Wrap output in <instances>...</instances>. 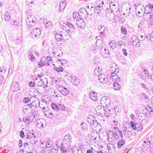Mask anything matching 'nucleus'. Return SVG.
I'll use <instances>...</instances> for the list:
<instances>
[{
    "mask_svg": "<svg viewBox=\"0 0 153 153\" xmlns=\"http://www.w3.org/2000/svg\"><path fill=\"white\" fill-rule=\"evenodd\" d=\"M60 27L63 29H66L67 34H69V32L72 33L73 32V29H75L74 26L69 22H67L66 24L64 23L63 25L61 24Z\"/></svg>",
    "mask_w": 153,
    "mask_h": 153,
    "instance_id": "1",
    "label": "nucleus"
},
{
    "mask_svg": "<svg viewBox=\"0 0 153 153\" xmlns=\"http://www.w3.org/2000/svg\"><path fill=\"white\" fill-rule=\"evenodd\" d=\"M100 103L103 107H108L111 104L110 99L107 96L102 97L100 100Z\"/></svg>",
    "mask_w": 153,
    "mask_h": 153,
    "instance_id": "2",
    "label": "nucleus"
},
{
    "mask_svg": "<svg viewBox=\"0 0 153 153\" xmlns=\"http://www.w3.org/2000/svg\"><path fill=\"white\" fill-rule=\"evenodd\" d=\"M29 17H28L26 19V22L27 25L30 27L33 26L35 25L36 21L35 17L29 13Z\"/></svg>",
    "mask_w": 153,
    "mask_h": 153,
    "instance_id": "3",
    "label": "nucleus"
},
{
    "mask_svg": "<svg viewBox=\"0 0 153 153\" xmlns=\"http://www.w3.org/2000/svg\"><path fill=\"white\" fill-rule=\"evenodd\" d=\"M130 125L133 130H137L138 131H141L143 129V126L140 123H135L134 121H131Z\"/></svg>",
    "mask_w": 153,
    "mask_h": 153,
    "instance_id": "4",
    "label": "nucleus"
},
{
    "mask_svg": "<svg viewBox=\"0 0 153 153\" xmlns=\"http://www.w3.org/2000/svg\"><path fill=\"white\" fill-rule=\"evenodd\" d=\"M114 129H115L114 131L115 132L114 133V135L115 136V138L117 139H119L120 137L122 139H125L123 136V131L121 130H119L117 126H114Z\"/></svg>",
    "mask_w": 153,
    "mask_h": 153,
    "instance_id": "5",
    "label": "nucleus"
},
{
    "mask_svg": "<svg viewBox=\"0 0 153 153\" xmlns=\"http://www.w3.org/2000/svg\"><path fill=\"white\" fill-rule=\"evenodd\" d=\"M124 136L126 138L129 139L131 136H134L136 133L133 131H128V129H123V131Z\"/></svg>",
    "mask_w": 153,
    "mask_h": 153,
    "instance_id": "6",
    "label": "nucleus"
},
{
    "mask_svg": "<svg viewBox=\"0 0 153 153\" xmlns=\"http://www.w3.org/2000/svg\"><path fill=\"white\" fill-rule=\"evenodd\" d=\"M41 33V30L39 28H37L33 29L30 35L32 37L34 38L35 37H37L39 36Z\"/></svg>",
    "mask_w": 153,
    "mask_h": 153,
    "instance_id": "7",
    "label": "nucleus"
},
{
    "mask_svg": "<svg viewBox=\"0 0 153 153\" xmlns=\"http://www.w3.org/2000/svg\"><path fill=\"white\" fill-rule=\"evenodd\" d=\"M32 105L30 103L26 105H24L22 108V111L25 114H27L28 113H30L32 110L33 107L31 105Z\"/></svg>",
    "mask_w": 153,
    "mask_h": 153,
    "instance_id": "8",
    "label": "nucleus"
},
{
    "mask_svg": "<svg viewBox=\"0 0 153 153\" xmlns=\"http://www.w3.org/2000/svg\"><path fill=\"white\" fill-rule=\"evenodd\" d=\"M98 30L100 31V36H104L106 33L107 28L103 25H100L98 26Z\"/></svg>",
    "mask_w": 153,
    "mask_h": 153,
    "instance_id": "9",
    "label": "nucleus"
},
{
    "mask_svg": "<svg viewBox=\"0 0 153 153\" xmlns=\"http://www.w3.org/2000/svg\"><path fill=\"white\" fill-rule=\"evenodd\" d=\"M19 86L20 85L19 83L12 82L11 86V88L14 91H15L19 90Z\"/></svg>",
    "mask_w": 153,
    "mask_h": 153,
    "instance_id": "10",
    "label": "nucleus"
},
{
    "mask_svg": "<svg viewBox=\"0 0 153 153\" xmlns=\"http://www.w3.org/2000/svg\"><path fill=\"white\" fill-rule=\"evenodd\" d=\"M89 96L91 99L94 101H96L98 100L97 93L94 91H91L90 92Z\"/></svg>",
    "mask_w": 153,
    "mask_h": 153,
    "instance_id": "11",
    "label": "nucleus"
},
{
    "mask_svg": "<svg viewBox=\"0 0 153 153\" xmlns=\"http://www.w3.org/2000/svg\"><path fill=\"white\" fill-rule=\"evenodd\" d=\"M98 77L99 81L102 83H105L108 80L107 78H105V75L102 74H100Z\"/></svg>",
    "mask_w": 153,
    "mask_h": 153,
    "instance_id": "12",
    "label": "nucleus"
},
{
    "mask_svg": "<svg viewBox=\"0 0 153 153\" xmlns=\"http://www.w3.org/2000/svg\"><path fill=\"white\" fill-rule=\"evenodd\" d=\"M32 105H31L32 107H37L39 106L40 105V101L39 99H37L34 100V102L31 103H30Z\"/></svg>",
    "mask_w": 153,
    "mask_h": 153,
    "instance_id": "13",
    "label": "nucleus"
},
{
    "mask_svg": "<svg viewBox=\"0 0 153 153\" xmlns=\"http://www.w3.org/2000/svg\"><path fill=\"white\" fill-rule=\"evenodd\" d=\"M80 127L82 130L85 132H87L88 130V128H87V125L86 123L84 122H82L81 123Z\"/></svg>",
    "mask_w": 153,
    "mask_h": 153,
    "instance_id": "14",
    "label": "nucleus"
},
{
    "mask_svg": "<svg viewBox=\"0 0 153 153\" xmlns=\"http://www.w3.org/2000/svg\"><path fill=\"white\" fill-rule=\"evenodd\" d=\"M76 25H77L78 27L80 28L81 29H83L85 26L84 20H82V21H81L80 22L76 23Z\"/></svg>",
    "mask_w": 153,
    "mask_h": 153,
    "instance_id": "15",
    "label": "nucleus"
},
{
    "mask_svg": "<svg viewBox=\"0 0 153 153\" xmlns=\"http://www.w3.org/2000/svg\"><path fill=\"white\" fill-rule=\"evenodd\" d=\"M30 113V116H33V118L35 119V120L37 119L36 117L37 115H38V111H35V110H33Z\"/></svg>",
    "mask_w": 153,
    "mask_h": 153,
    "instance_id": "16",
    "label": "nucleus"
},
{
    "mask_svg": "<svg viewBox=\"0 0 153 153\" xmlns=\"http://www.w3.org/2000/svg\"><path fill=\"white\" fill-rule=\"evenodd\" d=\"M151 143L149 140L148 138L146 139L145 141H144L143 146H145L146 148H149L151 147Z\"/></svg>",
    "mask_w": 153,
    "mask_h": 153,
    "instance_id": "17",
    "label": "nucleus"
},
{
    "mask_svg": "<svg viewBox=\"0 0 153 153\" xmlns=\"http://www.w3.org/2000/svg\"><path fill=\"white\" fill-rule=\"evenodd\" d=\"M123 139L119 140L117 143V147L118 148H120L125 144V140Z\"/></svg>",
    "mask_w": 153,
    "mask_h": 153,
    "instance_id": "18",
    "label": "nucleus"
},
{
    "mask_svg": "<svg viewBox=\"0 0 153 153\" xmlns=\"http://www.w3.org/2000/svg\"><path fill=\"white\" fill-rule=\"evenodd\" d=\"M5 17H4V20L6 21H7L11 19V15L9 12L7 11H6L5 12Z\"/></svg>",
    "mask_w": 153,
    "mask_h": 153,
    "instance_id": "19",
    "label": "nucleus"
},
{
    "mask_svg": "<svg viewBox=\"0 0 153 153\" xmlns=\"http://www.w3.org/2000/svg\"><path fill=\"white\" fill-rule=\"evenodd\" d=\"M55 37L57 41L60 42L63 38L62 35L61 34L56 33L55 34Z\"/></svg>",
    "mask_w": 153,
    "mask_h": 153,
    "instance_id": "20",
    "label": "nucleus"
},
{
    "mask_svg": "<svg viewBox=\"0 0 153 153\" xmlns=\"http://www.w3.org/2000/svg\"><path fill=\"white\" fill-rule=\"evenodd\" d=\"M133 45L136 47H138L140 45V43L139 39L137 38L134 39L132 42Z\"/></svg>",
    "mask_w": 153,
    "mask_h": 153,
    "instance_id": "21",
    "label": "nucleus"
},
{
    "mask_svg": "<svg viewBox=\"0 0 153 153\" xmlns=\"http://www.w3.org/2000/svg\"><path fill=\"white\" fill-rule=\"evenodd\" d=\"M59 111L60 110L63 111H67L68 110V108L62 104H59Z\"/></svg>",
    "mask_w": 153,
    "mask_h": 153,
    "instance_id": "22",
    "label": "nucleus"
},
{
    "mask_svg": "<svg viewBox=\"0 0 153 153\" xmlns=\"http://www.w3.org/2000/svg\"><path fill=\"white\" fill-rule=\"evenodd\" d=\"M71 140L72 138L71 136L69 134L66 135L64 137V141H67V142H70L71 141Z\"/></svg>",
    "mask_w": 153,
    "mask_h": 153,
    "instance_id": "23",
    "label": "nucleus"
},
{
    "mask_svg": "<svg viewBox=\"0 0 153 153\" xmlns=\"http://www.w3.org/2000/svg\"><path fill=\"white\" fill-rule=\"evenodd\" d=\"M104 51L105 53L106 54V55H105L104 53L103 54V55L102 54H102L103 58H106L107 57H108L109 56L110 53H109V50L108 49H106V48H105Z\"/></svg>",
    "mask_w": 153,
    "mask_h": 153,
    "instance_id": "24",
    "label": "nucleus"
},
{
    "mask_svg": "<svg viewBox=\"0 0 153 153\" xmlns=\"http://www.w3.org/2000/svg\"><path fill=\"white\" fill-rule=\"evenodd\" d=\"M33 136L34 138L36 137L35 136H34V133H31L30 131H29L28 132L26 135V138L27 139H30L32 138Z\"/></svg>",
    "mask_w": 153,
    "mask_h": 153,
    "instance_id": "25",
    "label": "nucleus"
},
{
    "mask_svg": "<svg viewBox=\"0 0 153 153\" xmlns=\"http://www.w3.org/2000/svg\"><path fill=\"white\" fill-rule=\"evenodd\" d=\"M27 118L25 125L28 126V125L33 121V118H31V117L30 115H27Z\"/></svg>",
    "mask_w": 153,
    "mask_h": 153,
    "instance_id": "26",
    "label": "nucleus"
},
{
    "mask_svg": "<svg viewBox=\"0 0 153 153\" xmlns=\"http://www.w3.org/2000/svg\"><path fill=\"white\" fill-rule=\"evenodd\" d=\"M51 106L53 110H56L57 112L59 111V105H57L56 104L53 102L51 104Z\"/></svg>",
    "mask_w": 153,
    "mask_h": 153,
    "instance_id": "27",
    "label": "nucleus"
},
{
    "mask_svg": "<svg viewBox=\"0 0 153 153\" xmlns=\"http://www.w3.org/2000/svg\"><path fill=\"white\" fill-rule=\"evenodd\" d=\"M61 94L65 96L69 94V90L67 88L64 87Z\"/></svg>",
    "mask_w": 153,
    "mask_h": 153,
    "instance_id": "28",
    "label": "nucleus"
},
{
    "mask_svg": "<svg viewBox=\"0 0 153 153\" xmlns=\"http://www.w3.org/2000/svg\"><path fill=\"white\" fill-rule=\"evenodd\" d=\"M28 54L29 56L28 58L31 61H33L34 59V56H33V53L30 50L28 51Z\"/></svg>",
    "mask_w": 153,
    "mask_h": 153,
    "instance_id": "29",
    "label": "nucleus"
},
{
    "mask_svg": "<svg viewBox=\"0 0 153 153\" xmlns=\"http://www.w3.org/2000/svg\"><path fill=\"white\" fill-rule=\"evenodd\" d=\"M113 87L114 90H118L120 88V84L117 82H114L113 84Z\"/></svg>",
    "mask_w": 153,
    "mask_h": 153,
    "instance_id": "30",
    "label": "nucleus"
},
{
    "mask_svg": "<svg viewBox=\"0 0 153 153\" xmlns=\"http://www.w3.org/2000/svg\"><path fill=\"white\" fill-rule=\"evenodd\" d=\"M121 31L122 34L124 35H126L127 34V30L126 28L123 26H122L121 27Z\"/></svg>",
    "mask_w": 153,
    "mask_h": 153,
    "instance_id": "31",
    "label": "nucleus"
},
{
    "mask_svg": "<svg viewBox=\"0 0 153 153\" xmlns=\"http://www.w3.org/2000/svg\"><path fill=\"white\" fill-rule=\"evenodd\" d=\"M60 149L62 153H65L66 152V148L64 147L63 143H61V146L60 147Z\"/></svg>",
    "mask_w": 153,
    "mask_h": 153,
    "instance_id": "32",
    "label": "nucleus"
},
{
    "mask_svg": "<svg viewBox=\"0 0 153 153\" xmlns=\"http://www.w3.org/2000/svg\"><path fill=\"white\" fill-rule=\"evenodd\" d=\"M10 24L12 25H13L15 26H19L20 25V23L18 21L16 20H14L13 21L10 22Z\"/></svg>",
    "mask_w": 153,
    "mask_h": 153,
    "instance_id": "33",
    "label": "nucleus"
},
{
    "mask_svg": "<svg viewBox=\"0 0 153 153\" xmlns=\"http://www.w3.org/2000/svg\"><path fill=\"white\" fill-rule=\"evenodd\" d=\"M52 23L51 21H48L45 24V27L47 29H49L52 25Z\"/></svg>",
    "mask_w": 153,
    "mask_h": 153,
    "instance_id": "34",
    "label": "nucleus"
},
{
    "mask_svg": "<svg viewBox=\"0 0 153 153\" xmlns=\"http://www.w3.org/2000/svg\"><path fill=\"white\" fill-rule=\"evenodd\" d=\"M53 69L55 71L59 73L60 72H63V69L62 67H54Z\"/></svg>",
    "mask_w": 153,
    "mask_h": 153,
    "instance_id": "35",
    "label": "nucleus"
},
{
    "mask_svg": "<svg viewBox=\"0 0 153 153\" xmlns=\"http://www.w3.org/2000/svg\"><path fill=\"white\" fill-rule=\"evenodd\" d=\"M72 83L75 85L77 86L79 83V80L77 79V77H76L74 81H73Z\"/></svg>",
    "mask_w": 153,
    "mask_h": 153,
    "instance_id": "36",
    "label": "nucleus"
},
{
    "mask_svg": "<svg viewBox=\"0 0 153 153\" xmlns=\"http://www.w3.org/2000/svg\"><path fill=\"white\" fill-rule=\"evenodd\" d=\"M45 116L47 117L52 118L53 117V114L51 112L47 113L45 114Z\"/></svg>",
    "mask_w": 153,
    "mask_h": 153,
    "instance_id": "37",
    "label": "nucleus"
},
{
    "mask_svg": "<svg viewBox=\"0 0 153 153\" xmlns=\"http://www.w3.org/2000/svg\"><path fill=\"white\" fill-rule=\"evenodd\" d=\"M94 12L99 14L100 13L101 11V10L100 8H98V7H95L94 9Z\"/></svg>",
    "mask_w": 153,
    "mask_h": 153,
    "instance_id": "38",
    "label": "nucleus"
},
{
    "mask_svg": "<svg viewBox=\"0 0 153 153\" xmlns=\"http://www.w3.org/2000/svg\"><path fill=\"white\" fill-rule=\"evenodd\" d=\"M64 87L62 85H59L57 87V89L61 93H62V90H63V88H64Z\"/></svg>",
    "mask_w": 153,
    "mask_h": 153,
    "instance_id": "39",
    "label": "nucleus"
},
{
    "mask_svg": "<svg viewBox=\"0 0 153 153\" xmlns=\"http://www.w3.org/2000/svg\"><path fill=\"white\" fill-rule=\"evenodd\" d=\"M102 40H100L99 39H97L96 41V43H97L98 42L100 43V44L99 48L100 49H102L103 48V45H102Z\"/></svg>",
    "mask_w": 153,
    "mask_h": 153,
    "instance_id": "40",
    "label": "nucleus"
},
{
    "mask_svg": "<svg viewBox=\"0 0 153 153\" xmlns=\"http://www.w3.org/2000/svg\"><path fill=\"white\" fill-rule=\"evenodd\" d=\"M46 64V63H45L43 61L42 62L41 59V61H39L38 63V65L40 67H42L45 65Z\"/></svg>",
    "mask_w": 153,
    "mask_h": 153,
    "instance_id": "41",
    "label": "nucleus"
},
{
    "mask_svg": "<svg viewBox=\"0 0 153 153\" xmlns=\"http://www.w3.org/2000/svg\"><path fill=\"white\" fill-rule=\"evenodd\" d=\"M30 100L28 97H25L23 99V102L25 103H28Z\"/></svg>",
    "mask_w": 153,
    "mask_h": 153,
    "instance_id": "42",
    "label": "nucleus"
},
{
    "mask_svg": "<svg viewBox=\"0 0 153 153\" xmlns=\"http://www.w3.org/2000/svg\"><path fill=\"white\" fill-rule=\"evenodd\" d=\"M65 6L62 4H59V12H62L65 9Z\"/></svg>",
    "mask_w": 153,
    "mask_h": 153,
    "instance_id": "43",
    "label": "nucleus"
},
{
    "mask_svg": "<svg viewBox=\"0 0 153 153\" xmlns=\"http://www.w3.org/2000/svg\"><path fill=\"white\" fill-rule=\"evenodd\" d=\"M21 37L19 36L17 38V39L16 40L15 42L16 44H19L21 43Z\"/></svg>",
    "mask_w": 153,
    "mask_h": 153,
    "instance_id": "44",
    "label": "nucleus"
},
{
    "mask_svg": "<svg viewBox=\"0 0 153 153\" xmlns=\"http://www.w3.org/2000/svg\"><path fill=\"white\" fill-rule=\"evenodd\" d=\"M19 135L20 137L22 138L25 137V134L24 132L22 130H21L19 133Z\"/></svg>",
    "mask_w": 153,
    "mask_h": 153,
    "instance_id": "45",
    "label": "nucleus"
},
{
    "mask_svg": "<svg viewBox=\"0 0 153 153\" xmlns=\"http://www.w3.org/2000/svg\"><path fill=\"white\" fill-rule=\"evenodd\" d=\"M76 21L79 22V21H82V20H84L82 19V17H81L79 14V15L76 17L75 19Z\"/></svg>",
    "mask_w": 153,
    "mask_h": 153,
    "instance_id": "46",
    "label": "nucleus"
},
{
    "mask_svg": "<svg viewBox=\"0 0 153 153\" xmlns=\"http://www.w3.org/2000/svg\"><path fill=\"white\" fill-rule=\"evenodd\" d=\"M78 15H79V12L76 11L74 12L73 14V17L74 19H75Z\"/></svg>",
    "mask_w": 153,
    "mask_h": 153,
    "instance_id": "47",
    "label": "nucleus"
},
{
    "mask_svg": "<svg viewBox=\"0 0 153 153\" xmlns=\"http://www.w3.org/2000/svg\"><path fill=\"white\" fill-rule=\"evenodd\" d=\"M0 72L1 73H3L2 74H5L6 71V70L5 68L4 67H1L0 68Z\"/></svg>",
    "mask_w": 153,
    "mask_h": 153,
    "instance_id": "48",
    "label": "nucleus"
},
{
    "mask_svg": "<svg viewBox=\"0 0 153 153\" xmlns=\"http://www.w3.org/2000/svg\"><path fill=\"white\" fill-rule=\"evenodd\" d=\"M29 86L30 87H34L35 86V83L32 81H30L29 83Z\"/></svg>",
    "mask_w": 153,
    "mask_h": 153,
    "instance_id": "49",
    "label": "nucleus"
},
{
    "mask_svg": "<svg viewBox=\"0 0 153 153\" xmlns=\"http://www.w3.org/2000/svg\"><path fill=\"white\" fill-rule=\"evenodd\" d=\"M122 52L123 53V54L126 56H127V51L126 49L123 48L122 49Z\"/></svg>",
    "mask_w": 153,
    "mask_h": 153,
    "instance_id": "50",
    "label": "nucleus"
},
{
    "mask_svg": "<svg viewBox=\"0 0 153 153\" xmlns=\"http://www.w3.org/2000/svg\"><path fill=\"white\" fill-rule=\"evenodd\" d=\"M4 80V76L0 74V84H1L2 83Z\"/></svg>",
    "mask_w": 153,
    "mask_h": 153,
    "instance_id": "51",
    "label": "nucleus"
},
{
    "mask_svg": "<svg viewBox=\"0 0 153 153\" xmlns=\"http://www.w3.org/2000/svg\"><path fill=\"white\" fill-rule=\"evenodd\" d=\"M140 95H142L143 97H144V99H148V96L145 93H140Z\"/></svg>",
    "mask_w": 153,
    "mask_h": 153,
    "instance_id": "52",
    "label": "nucleus"
},
{
    "mask_svg": "<svg viewBox=\"0 0 153 153\" xmlns=\"http://www.w3.org/2000/svg\"><path fill=\"white\" fill-rule=\"evenodd\" d=\"M124 18V17H121L120 18V23H121V24H123L124 22L125 21Z\"/></svg>",
    "mask_w": 153,
    "mask_h": 153,
    "instance_id": "53",
    "label": "nucleus"
},
{
    "mask_svg": "<svg viewBox=\"0 0 153 153\" xmlns=\"http://www.w3.org/2000/svg\"><path fill=\"white\" fill-rule=\"evenodd\" d=\"M141 85L142 88H144V89L148 90V87L146 86V84L144 83H142L141 84Z\"/></svg>",
    "mask_w": 153,
    "mask_h": 153,
    "instance_id": "54",
    "label": "nucleus"
},
{
    "mask_svg": "<svg viewBox=\"0 0 153 153\" xmlns=\"http://www.w3.org/2000/svg\"><path fill=\"white\" fill-rule=\"evenodd\" d=\"M19 148H21L22 146V140L21 139L19 140Z\"/></svg>",
    "mask_w": 153,
    "mask_h": 153,
    "instance_id": "55",
    "label": "nucleus"
},
{
    "mask_svg": "<svg viewBox=\"0 0 153 153\" xmlns=\"http://www.w3.org/2000/svg\"><path fill=\"white\" fill-rule=\"evenodd\" d=\"M97 122L96 120L92 119L90 125L91 126H93Z\"/></svg>",
    "mask_w": 153,
    "mask_h": 153,
    "instance_id": "56",
    "label": "nucleus"
},
{
    "mask_svg": "<svg viewBox=\"0 0 153 153\" xmlns=\"http://www.w3.org/2000/svg\"><path fill=\"white\" fill-rule=\"evenodd\" d=\"M58 60L60 62H62V61H64V62H64V63L65 64H67V62H68V61H67L66 59H58Z\"/></svg>",
    "mask_w": 153,
    "mask_h": 153,
    "instance_id": "57",
    "label": "nucleus"
},
{
    "mask_svg": "<svg viewBox=\"0 0 153 153\" xmlns=\"http://www.w3.org/2000/svg\"><path fill=\"white\" fill-rule=\"evenodd\" d=\"M37 124L39 125L41 128H44V127L43 122L41 121L39 122H37Z\"/></svg>",
    "mask_w": 153,
    "mask_h": 153,
    "instance_id": "58",
    "label": "nucleus"
},
{
    "mask_svg": "<svg viewBox=\"0 0 153 153\" xmlns=\"http://www.w3.org/2000/svg\"><path fill=\"white\" fill-rule=\"evenodd\" d=\"M27 115H25L23 118L22 121L25 122V124H26V120L27 118Z\"/></svg>",
    "mask_w": 153,
    "mask_h": 153,
    "instance_id": "59",
    "label": "nucleus"
},
{
    "mask_svg": "<svg viewBox=\"0 0 153 153\" xmlns=\"http://www.w3.org/2000/svg\"><path fill=\"white\" fill-rule=\"evenodd\" d=\"M151 37L150 36H146V37H145L144 39H143V40L147 39L148 41H149L151 39Z\"/></svg>",
    "mask_w": 153,
    "mask_h": 153,
    "instance_id": "60",
    "label": "nucleus"
},
{
    "mask_svg": "<svg viewBox=\"0 0 153 153\" xmlns=\"http://www.w3.org/2000/svg\"><path fill=\"white\" fill-rule=\"evenodd\" d=\"M66 3V1L65 0V1H62L59 4H62V5H65V6Z\"/></svg>",
    "mask_w": 153,
    "mask_h": 153,
    "instance_id": "61",
    "label": "nucleus"
},
{
    "mask_svg": "<svg viewBox=\"0 0 153 153\" xmlns=\"http://www.w3.org/2000/svg\"><path fill=\"white\" fill-rule=\"evenodd\" d=\"M130 117L131 119V120H134V119L135 118L134 115L133 114H131V115L130 116Z\"/></svg>",
    "mask_w": 153,
    "mask_h": 153,
    "instance_id": "62",
    "label": "nucleus"
},
{
    "mask_svg": "<svg viewBox=\"0 0 153 153\" xmlns=\"http://www.w3.org/2000/svg\"><path fill=\"white\" fill-rule=\"evenodd\" d=\"M148 6L149 7H148L151 9H152L153 8V4H151L150 3L149 4Z\"/></svg>",
    "mask_w": 153,
    "mask_h": 153,
    "instance_id": "63",
    "label": "nucleus"
},
{
    "mask_svg": "<svg viewBox=\"0 0 153 153\" xmlns=\"http://www.w3.org/2000/svg\"><path fill=\"white\" fill-rule=\"evenodd\" d=\"M86 153H94V152L91 149H89L87 150Z\"/></svg>",
    "mask_w": 153,
    "mask_h": 153,
    "instance_id": "64",
    "label": "nucleus"
}]
</instances>
